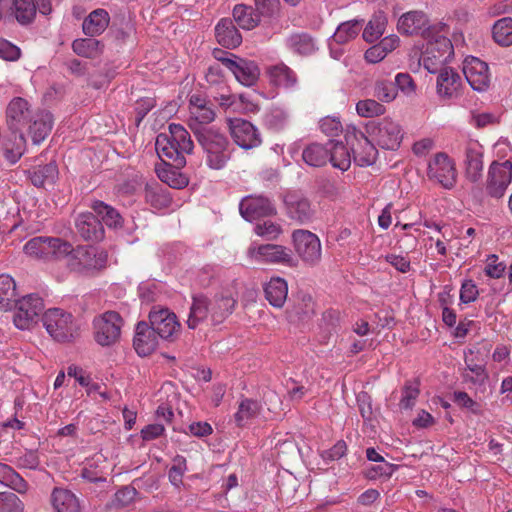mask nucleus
Returning <instances> with one entry per match:
<instances>
[{"label":"nucleus","mask_w":512,"mask_h":512,"mask_svg":"<svg viewBox=\"0 0 512 512\" xmlns=\"http://www.w3.org/2000/svg\"><path fill=\"white\" fill-rule=\"evenodd\" d=\"M188 125L197 143L206 154L207 165L214 170L222 169L230 159L228 137L220 129L214 127L196 122H190Z\"/></svg>","instance_id":"1"},{"label":"nucleus","mask_w":512,"mask_h":512,"mask_svg":"<svg viewBox=\"0 0 512 512\" xmlns=\"http://www.w3.org/2000/svg\"><path fill=\"white\" fill-rule=\"evenodd\" d=\"M438 32L439 29L436 26H428L421 32L422 37L427 40L425 51L422 52L423 44L422 47L415 46V49L420 52L418 64L420 65L422 55H424L423 66L431 74L437 73L438 67L448 63L454 55L451 40L443 35H438Z\"/></svg>","instance_id":"2"},{"label":"nucleus","mask_w":512,"mask_h":512,"mask_svg":"<svg viewBox=\"0 0 512 512\" xmlns=\"http://www.w3.org/2000/svg\"><path fill=\"white\" fill-rule=\"evenodd\" d=\"M23 250L30 257L49 261L66 258L72 252L73 246L59 237L36 236L24 245Z\"/></svg>","instance_id":"3"},{"label":"nucleus","mask_w":512,"mask_h":512,"mask_svg":"<svg viewBox=\"0 0 512 512\" xmlns=\"http://www.w3.org/2000/svg\"><path fill=\"white\" fill-rule=\"evenodd\" d=\"M41 320L46 331L57 342H72L79 335L73 315L62 309H48Z\"/></svg>","instance_id":"4"},{"label":"nucleus","mask_w":512,"mask_h":512,"mask_svg":"<svg viewBox=\"0 0 512 512\" xmlns=\"http://www.w3.org/2000/svg\"><path fill=\"white\" fill-rule=\"evenodd\" d=\"M346 144L350 146L353 160L360 167L372 166L378 158V150L365 132L349 125L345 132Z\"/></svg>","instance_id":"5"},{"label":"nucleus","mask_w":512,"mask_h":512,"mask_svg":"<svg viewBox=\"0 0 512 512\" xmlns=\"http://www.w3.org/2000/svg\"><path fill=\"white\" fill-rule=\"evenodd\" d=\"M123 318L116 311H106L93 320V337L102 347H110L120 340Z\"/></svg>","instance_id":"6"},{"label":"nucleus","mask_w":512,"mask_h":512,"mask_svg":"<svg viewBox=\"0 0 512 512\" xmlns=\"http://www.w3.org/2000/svg\"><path fill=\"white\" fill-rule=\"evenodd\" d=\"M365 133L381 148L387 150L398 149L403 137L401 127L389 118L368 121L365 125Z\"/></svg>","instance_id":"7"},{"label":"nucleus","mask_w":512,"mask_h":512,"mask_svg":"<svg viewBox=\"0 0 512 512\" xmlns=\"http://www.w3.org/2000/svg\"><path fill=\"white\" fill-rule=\"evenodd\" d=\"M44 302L37 294H28L17 298L13 304L15 310L13 322L18 329H29L32 324L37 323L40 314L44 310Z\"/></svg>","instance_id":"8"},{"label":"nucleus","mask_w":512,"mask_h":512,"mask_svg":"<svg viewBox=\"0 0 512 512\" xmlns=\"http://www.w3.org/2000/svg\"><path fill=\"white\" fill-rule=\"evenodd\" d=\"M68 258V268L72 272L90 275L101 270L105 266L106 255H96L95 248L78 246L73 248Z\"/></svg>","instance_id":"9"},{"label":"nucleus","mask_w":512,"mask_h":512,"mask_svg":"<svg viewBox=\"0 0 512 512\" xmlns=\"http://www.w3.org/2000/svg\"><path fill=\"white\" fill-rule=\"evenodd\" d=\"M148 319V324L163 340L174 341L179 334L181 325L176 314L168 308L154 306L149 312Z\"/></svg>","instance_id":"10"},{"label":"nucleus","mask_w":512,"mask_h":512,"mask_svg":"<svg viewBox=\"0 0 512 512\" xmlns=\"http://www.w3.org/2000/svg\"><path fill=\"white\" fill-rule=\"evenodd\" d=\"M427 176L445 189H452L456 184L457 172L455 162L445 152H438L429 162Z\"/></svg>","instance_id":"11"},{"label":"nucleus","mask_w":512,"mask_h":512,"mask_svg":"<svg viewBox=\"0 0 512 512\" xmlns=\"http://www.w3.org/2000/svg\"><path fill=\"white\" fill-rule=\"evenodd\" d=\"M511 180L512 162L510 160L503 163L493 161L488 170L486 194L494 199L502 198Z\"/></svg>","instance_id":"12"},{"label":"nucleus","mask_w":512,"mask_h":512,"mask_svg":"<svg viewBox=\"0 0 512 512\" xmlns=\"http://www.w3.org/2000/svg\"><path fill=\"white\" fill-rule=\"evenodd\" d=\"M292 240L296 253L305 263L315 265L320 261L321 242L316 234L299 229L292 233Z\"/></svg>","instance_id":"13"},{"label":"nucleus","mask_w":512,"mask_h":512,"mask_svg":"<svg viewBox=\"0 0 512 512\" xmlns=\"http://www.w3.org/2000/svg\"><path fill=\"white\" fill-rule=\"evenodd\" d=\"M248 254L265 263L281 264L289 267L297 266V260L293 257L292 251L282 245L262 244L251 246L248 249Z\"/></svg>","instance_id":"14"},{"label":"nucleus","mask_w":512,"mask_h":512,"mask_svg":"<svg viewBox=\"0 0 512 512\" xmlns=\"http://www.w3.org/2000/svg\"><path fill=\"white\" fill-rule=\"evenodd\" d=\"M240 215L248 222L277 214V209L271 200L262 195H248L239 203Z\"/></svg>","instance_id":"15"},{"label":"nucleus","mask_w":512,"mask_h":512,"mask_svg":"<svg viewBox=\"0 0 512 512\" xmlns=\"http://www.w3.org/2000/svg\"><path fill=\"white\" fill-rule=\"evenodd\" d=\"M229 129L234 142L242 149H253L262 142L258 129L248 120L229 119Z\"/></svg>","instance_id":"16"},{"label":"nucleus","mask_w":512,"mask_h":512,"mask_svg":"<svg viewBox=\"0 0 512 512\" xmlns=\"http://www.w3.org/2000/svg\"><path fill=\"white\" fill-rule=\"evenodd\" d=\"M488 64L481 59L468 56L463 63V73L471 88L478 92L486 91L490 84Z\"/></svg>","instance_id":"17"},{"label":"nucleus","mask_w":512,"mask_h":512,"mask_svg":"<svg viewBox=\"0 0 512 512\" xmlns=\"http://www.w3.org/2000/svg\"><path fill=\"white\" fill-rule=\"evenodd\" d=\"M290 303L286 315L291 323L307 321L315 313L312 296L303 290L292 293Z\"/></svg>","instance_id":"18"},{"label":"nucleus","mask_w":512,"mask_h":512,"mask_svg":"<svg viewBox=\"0 0 512 512\" xmlns=\"http://www.w3.org/2000/svg\"><path fill=\"white\" fill-rule=\"evenodd\" d=\"M77 234L87 242H99L103 240L105 231L102 222L93 212H84L75 219Z\"/></svg>","instance_id":"19"},{"label":"nucleus","mask_w":512,"mask_h":512,"mask_svg":"<svg viewBox=\"0 0 512 512\" xmlns=\"http://www.w3.org/2000/svg\"><path fill=\"white\" fill-rule=\"evenodd\" d=\"M33 114L27 100L21 97L13 98L6 108V123L9 131L22 133V127L28 124Z\"/></svg>","instance_id":"20"},{"label":"nucleus","mask_w":512,"mask_h":512,"mask_svg":"<svg viewBox=\"0 0 512 512\" xmlns=\"http://www.w3.org/2000/svg\"><path fill=\"white\" fill-rule=\"evenodd\" d=\"M284 204L290 219L300 224H306L312 221L314 211L311 208V203L308 198L296 192H289L284 197Z\"/></svg>","instance_id":"21"},{"label":"nucleus","mask_w":512,"mask_h":512,"mask_svg":"<svg viewBox=\"0 0 512 512\" xmlns=\"http://www.w3.org/2000/svg\"><path fill=\"white\" fill-rule=\"evenodd\" d=\"M226 68L233 73L239 83L247 87L256 84L260 76V69L255 61L239 56H236L234 61H226Z\"/></svg>","instance_id":"22"},{"label":"nucleus","mask_w":512,"mask_h":512,"mask_svg":"<svg viewBox=\"0 0 512 512\" xmlns=\"http://www.w3.org/2000/svg\"><path fill=\"white\" fill-rule=\"evenodd\" d=\"M158 334L146 321H139L136 324L133 347L141 357L152 354L158 346Z\"/></svg>","instance_id":"23"},{"label":"nucleus","mask_w":512,"mask_h":512,"mask_svg":"<svg viewBox=\"0 0 512 512\" xmlns=\"http://www.w3.org/2000/svg\"><path fill=\"white\" fill-rule=\"evenodd\" d=\"M25 174L33 186L45 188L47 185H54L58 178L59 170L56 161H50L46 164H37L30 167L25 171Z\"/></svg>","instance_id":"24"},{"label":"nucleus","mask_w":512,"mask_h":512,"mask_svg":"<svg viewBox=\"0 0 512 512\" xmlns=\"http://www.w3.org/2000/svg\"><path fill=\"white\" fill-rule=\"evenodd\" d=\"M53 126V115L49 111L39 110L28 122V134L33 144H40L50 134Z\"/></svg>","instance_id":"25"},{"label":"nucleus","mask_w":512,"mask_h":512,"mask_svg":"<svg viewBox=\"0 0 512 512\" xmlns=\"http://www.w3.org/2000/svg\"><path fill=\"white\" fill-rule=\"evenodd\" d=\"M217 42L226 49H235L242 43V35L231 18H222L215 27Z\"/></svg>","instance_id":"26"},{"label":"nucleus","mask_w":512,"mask_h":512,"mask_svg":"<svg viewBox=\"0 0 512 512\" xmlns=\"http://www.w3.org/2000/svg\"><path fill=\"white\" fill-rule=\"evenodd\" d=\"M465 176L471 183L482 179L483 152L480 146L469 145L465 149Z\"/></svg>","instance_id":"27"},{"label":"nucleus","mask_w":512,"mask_h":512,"mask_svg":"<svg viewBox=\"0 0 512 512\" xmlns=\"http://www.w3.org/2000/svg\"><path fill=\"white\" fill-rule=\"evenodd\" d=\"M211 315V300L203 293L192 296V305L190 307L187 326L189 329H196L200 323Z\"/></svg>","instance_id":"28"},{"label":"nucleus","mask_w":512,"mask_h":512,"mask_svg":"<svg viewBox=\"0 0 512 512\" xmlns=\"http://www.w3.org/2000/svg\"><path fill=\"white\" fill-rule=\"evenodd\" d=\"M155 148L158 156L173 161L174 167L183 168L186 165L184 155L178 150L177 146L168 138L167 133H160L156 137Z\"/></svg>","instance_id":"29"},{"label":"nucleus","mask_w":512,"mask_h":512,"mask_svg":"<svg viewBox=\"0 0 512 512\" xmlns=\"http://www.w3.org/2000/svg\"><path fill=\"white\" fill-rule=\"evenodd\" d=\"M429 23L427 15L422 11H409L398 20L397 29L404 35H415L427 28Z\"/></svg>","instance_id":"30"},{"label":"nucleus","mask_w":512,"mask_h":512,"mask_svg":"<svg viewBox=\"0 0 512 512\" xmlns=\"http://www.w3.org/2000/svg\"><path fill=\"white\" fill-rule=\"evenodd\" d=\"M461 85L460 75L451 67L440 69L437 77V93L444 98H452L457 95V90Z\"/></svg>","instance_id":"31"},{"label":"nucleus","mask_w":512,"mask_h":512,"mask_svg":"<svg viewBox=\"0 0 512 512\" xmlns=\"http://www.w3.org/2000/svg\"><path fill=\"white\" fill-rule=\"evenodd\" d=\"M4 158L10 163L15 164L26 150V139L23 133L10 132L1 146Z\"/></svg>","instance_id":"32"},{"label":"nucleus","mask_w":512,"mask_h":512,"mask_svg":"<svg viewBox=\"0 0 512 512\" xmlns=\"http://www.w3.org/2000/svg\"><path fill=\"white\" fill-rule=\"evenodd\" d=\"M237 300L231 295L216 294L211 300V321L214 325L221 324L235 309Z\"/></svg>","instance_id":"33"},{"label":"nucleus","mask_w":512,"mask_h":512,"mask_svg":"<svg viewBox=\"0 0 512 512\" xmlns=\"http://www.w3.org/2000/svg\"><path fill=\"white\" fill-rule=\"evenodd\" d=\"M264 293L266 300L275 308H282L288 296V284L281 277H274L265 284Z\"/></svg>","instance_id":"34"},{"label":"nucleus","mask_w":512,"mask_h":512,"mask_svg":"<svg viewBox=\"0 0 512 512\" xmlns=\"http://www.w3.org/2000/svg\"><path fill=\"white\" fill-rule=\"evenodd\" d=\"M51 503L57 512H81L78 498L68 489L54 488L51 494Z\"/></svg>","instance_id":"35"},{"label":"nucleus","mask_w":512,"mask_h":512,"mask_svg":"<svg viewBox=\"0 0 512 512\" xmlns=\"http://www.w3.org/2000/svg\"><path fill=\"white\" fill-rule=\"evenodd\" d=\"M109 21L110 16L105 9L93 10L82 23L83 33L90 37L100 35L108 27Z\"/></svg>","instance_id":"36"},{"label":"nucleus","mask_w":512,"mask_h":512,"mask_svg":"<svg viewBox=\"0 0 512 512\" xmlns=\"http://www.w3.org/2000/svg\"><path fill=\"white\" fill-rule=\"evenodd\" d=\"M180 169L165 161L155 168L159 179L174 189H182L189 184L188 178L180 172Z\"/></svg>","instance_id":"37"},{"label":"nucleus","mask_w":512,"mask_h":512,"mask_svg":"<svg viewBox=\"0 0 512 512\" xmlns=\"http://www.w3.org/2000/svg\"><path fill=\"white\" fill-rule=\"evenodd\" d=\"M90 207L96 216L101 218L100 221L102 224L114 229L122 227L123 217L114 207L100 200L93 201Z\"/></svg>","instance_id":"38"},{"label":"nucleus","mask_w":512,"mask_h":512,"mask_svg":"<svg viewBox=\"0 0 512 512\" xmlns=\"http://www.w3.org/2000/svg\"><path fill=\"white\" fill-rule=\"evenodd\" d=\"M330 149L328 142L325 145L311 143L302 152L303 161L311 167H322L329 161Z\"/></svg>","instance_id":"39"},{"label":"nucleus","mask_w":512,"mask_h":512,"mask_svg":"<svg viewBox=\"0 0 512 512\" xmlns=\"http://www.w3.org/2000/svg\"><path fill=\"white\" fill-rule=\"evenodd\" d=\"M330 155L329 162L334 168L341 171H347L351 165V150H349L341 141H328Z\"/></svg>","instance_id":"40"},{"label":"nucleus","mask_w":512,"mask_h":512,"mask_svg":"<svg viewBox=\"0 0 512 512\" xmlns=\"http://www.w3.org/2000/svg\"><path fill=\"white\" fill-rule=\"evenodd\" d=\"M0 483L20 494H25L28 490L27 481L11 466L2 462H0Z\"/></svg>","instance_id":"41"},{"label":"nucleus","mask_w":512,"mask_h":512,"mask_svg":"<svg viewBox=\"0 0 512 512\" xmlns=\"http://www.w3.org/2000/svg\"><path fill=\"white\" fill-rule=\"evenodd\" d=\"M268 74L270 82L278 87L291 88L297 83L295 72L283 63L270 67Z\"/></svg>","instance_id":"42"},{"label":"nucleus","mask_w":512,"mask_h":512,"mask_svg":"<svg viewBox=\"0 0 512 512\" xmlns=\"http://www.w3.org/2000/svg\"><path fill=\"white\" fill-rule=\"evenodd\" d=\"M232 14V20L235 21L240 28L245 30H251L260 23V17L257 15L255 9L245 4H237L233 8Z\"/></svg>","instance_id":"43"},{"label":"nucleus","mask_w":512,"mask_h":512,"mask_svg":"<svg viewBox=\"0 0 512 512\" xmlns=\"http://www.w3.org/2000/svg\"><path fill=\"white\" fill-rule=\"evenodd\" d=\"M168 130V138L177 146L182 154L192 153L194 144L191 135L181 124L171 123L168 126Z\"/></svg>","instance_id":"44"},{"label":"nucleus","mask_w":512,"mask_h":512,"mask_svg":"<svg viewBox=\"0 0 512 512\" xmlns=\"http://www.w3.org/2000/svg\"><path fill=\"white\" fill-rule=\"evenodd\" d=\"M17 300L16 284L14 279L7 274L0 275V309L13 310V304Z\"/></svg>","instance_id":"45"},{"label":"nucleus","mask_w":512,"mask_h":512,"mask_svg":"<svg viewBox=\"0 0 512 512\" xmlns=\"http://www.w3.org/2000/svg\"><path fill=\"white\" fill-rule=\"evenodd\" d=\"M13 10L15 19L22 26L30 25L34 22L38 5L34 0H14Z\"/></svg>","instance_id":"46"},{"label":"nucleus","mask_w":512,"mask_h":512,"mask_svg":"<svg viewBox=\"0 0 512 512\" xmlns=\"http://www.w3.org/2000/svg\"><path fill=\"white\" fill-rule=\"evenodd\" d=\"M103 48L104 44L93 37L76 39L72 43L74 53L84 58H95Z\"/></svg>","instance_id":"47"},{"label":"nucleus","mask_w":512,"mask_h":512,"mask_svg":"<svg viewBox=\"0 0 512 512\" xmlns=\"http://www.w3.org/2000/svg\"><path fill=\"white\" fill-rule=\"evenodd\" d=\"M387 17L383 11H378L364 28L362 37L368 43L377 41L384 33Z\"/></svg>","instance_id":"48"},{"label":"nucleus","mask_w":512,"mask_h":512,"mask_svg":"<svg viewBox=\"0 0 512 512\" xmlns=\"http://www.w3.org/2000/svg\"><path fill=\"white\" fill-rule=\"evenodd\" d=\"M363 20L353 19L341 23L332 38L337 44H345L355 39L362 27Z\"/></svg>","instance_id":"49"},{"label":"nucleus","mask_w":512,"mask_h":512,"mask_svg":"<svg viewBox=\"0 0 512 512\" xmlns=\"http://www.w3.org/2000/svg\"><path fill=\"white\" fill-rule=\"evenodd\" d=\"M492 37L500 46L512 45V18L504 17L497 20L492 27Z\"/></svg>","instance_id":"50"},{"label":"nucleus","mask_w":512,"mask_h":512,"mask_svg":"<svg viewBox=\"0 0 512 512\" xmlns=\"http://www.w3.org/2000/svg\"><path fill=\"white\" fill-rule=\"evenodd\" d=\"M465 370L470 371L474 375L463 373L462 377L465 382H470L474 385L483 386L489 379V374L486 370L485 364L476 363L474 359L465 358Z\"/></svg>","instance_id":"51"},{"label":"nucleus","mask_w":512,"mask_h":512,"mask_svg":"<svg viewBox=\"0 0 512 512\" xmlns=\"http://www.w3.org/2000/svg\"><path fill=\"white\" fill-rule=\"evenodd\" d=\"M137 495L138 491L136 487L132 485L122 486L116 491L108 506L111 509H121L127 507L134 502Z\"/></svg>","instance_id":"52"},{"label":"nucleus","mask_w":512,"mask_h":512,"mask_svg":"<svg viewBox=\"0 0 512 512\" xmlns=\"http://www.w3.org/2000/svg\"><path fill=\"white\" fill-rule=\"evenodd\" d=\"M288 43L291 49L301 55H309L315 51L314 40L307 33L293 34Z\"/></svg>","instance_id":"53"},{"label":"nucleus","mask_w":512,"mask_h":512,"mask_svg":"<svg viewBox=\"0 0 512 512\" xmlns=\"http://www.w3.org/2000/svg\"><path fill=\"white\" fill-rule=\"evenodd\" d=\"M260 410V404L256 400L244 399L239 404L238 411L235 414V421L238 426H243L244 421L255 417Z\"/></svg>","instance_id":"54"},{"label":"nucleus","mask_w":512,"mask_h":512,"mask_svg":"<svg viewBox=\"0 0 512 512\" xmlns=\"http://www.w3.org/2000/svg\"><path fill=\"white\" fill-rule=\"evenodd\" d=\"M255 11L259 17L277 19L280 17V0H254Z\"/></svg>","instance_id":"55"},{"label":"nucleus","mask_w":512,"mask_h":512,"mask_svg":"<svg viewBox=\"0 0 512 512\" xmlns=\"http://www.w3.org/2000/svg\"><path fill=\"white\" fill-rule=\"evenodd\" d=\"M356 110L359 116L372 118L385 113L384 105L374 99L360 100L356 104Z\"/></svg>","instance_id":"56"},{"label":"nucleus","mask_w":512,"mask_h":512,"mask_svg":"<svg viewBox=\"0 0 512 512\" xmlns=\"http://www.w3.org/2000/svg\"><path fill=\"white\" fill-rule=\"evenodd\" d=\"M374 96L382 102H391L397 96L395 84L388 80H377L374 85Z\"/></svg>","instance_id":"57"},{"label":"nucleus","mask_w":512,"mask_h":512,"mask_svg":"<svg viewBox=\"0 0 512 512\" xmlns=\"http://www.w3.org/2000/svg\"><path fill=\"white\" fill-rule=\"evenodd\" d=\"M24 503L12 492H0V512H23Z\"/></svg>","instance_id":"58"},{"label":"nucleus","mask_w":512,"mask_h":512,"mask_svg":"<svg viewBox=\"0 0 512 512\" xmlns=\"http://www.w3.org/2000/svg\"><path fill=\"white\" fill-rule=\"evenodd\" d=\"M173 462L168 472V478L172 485L180 487V485L183 484L182 478L186 470V459L181 455H177L173 459Z\"/></svg>","instance_id":"59"},{"label":"nucleus","mask_w":512,"mask_h":512,"mask_svg":"<svg viewBox=\"0 0 512 512\" xmlns=\"http://www.w3.org/2000/svg\"><path fill=\"white\" fill-rule=\"evenodd\" d=\"M254 232L266 240H275L281 234L282 229L279 224L272 221H264L255 225Z\"/></svg>","instance_id":"60"},{"label":"nucleus","mask_w":512,"mask_h":512,"mask_svg":"<svg viewBox=\"0 0 512 512\" xmlns=\"http://www.w3.org/2000/svg\"><path fill=\"white\" fill-rule=\"evenodd\" d=\"M213 106V103L210 102L209 104H206L205 106L199 108V110H192V117L189 120V123L196 122L201 125L207 126V124L211 123L216 116Z\"/></svg>","instance_id":"61"},{"label":"nucleus","mask_w":512,"mask_h":512,"mask_svg":"<svg viewBox=\"0 0 512 512\" xmlns=\"http://www.w3.org/2000/svg\"><path fill=\"white\" fill-rule=\"evenodd\" d=\"M398 466L395 464H391L389 462H382L380 465H374L370 467L366 472V477L368 479H377L380 477H384L388 479L392 476L395 470H397Z\"/></svg>","instance_id":"62"},{"label":"nucleus","mask_w":512,"mask_h":512,"mask_svg":"<svg viewBox=\"0 0 512 512\" xmlns=\"http://www.w3.org/2000/svg\"><path fill=\"white\" fill-rule=\"evenodd\" d=\"M453 401L460 406L461 408L468 409L475 415H479L481 413V406L479 403L474 401L466 392L464 391H455L453 393Z\"/></svg>","instance_id":"63"},{"label":"nucleus","mask_w":512,"mask_h":512,"mask_svg":"<svg viewBox=\"0 0 512 512\" xmlns=\"http://www.w3.org/2000/svg\"><path fill=\"white\" fill-rule=\"evenodd\" d=\"M160 289L155 283L143 282L138 286V295L142 303L150 304L157 300Z\"/></svg>","instance_id":"64"}]
</instances>
